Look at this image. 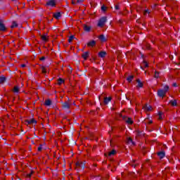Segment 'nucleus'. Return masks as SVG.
I'll use <instances>...</instances> for the list:
<instances>
[{"mask_svg": "<svg viewBox=\"0 0 180 180\" xmlns=\"http://www.w3.org/2000/svg\"><path fill=\"white\" fill-rule=\"evenodd\" d=\"M107 20H108V17L103 16L102 18H101L99 19L98 26H99V27H103V26H104V25L107 22Z\"/></svg>", "mask_w": 180, "mask_h": 180, "instance_id": "1", "label": "nucleus"}, {"mask_svg": "<svg viewBox=\"0 0 180 180\" xmlns=\"http://www.w3.org/2000/svg\"><path fill=\"white\" fill-rule=\"evenodd\" d=\"M158 96L159 98H164V96H165L164 89H159L158 90Z\"/></svg>", "mask_w": 180, "mask_h": 180, "instance_id": "2", "label": "nucleus"}, {"mask_svg": "<svg viewBox=\"0 0 180 180\" xmlns=\"http://www.w3.org/2000/svg\"><path fill=\"white\" fill-rule=\"evenodd\" d=\"M6 27L2 22V21L0 20V32H6Z\"/></svg>", "mask_w": 180, "mask_h": 180, "instance_id": "3", "label": "nucleus"}, {"mask_svg": "<svg viewBox=\"0 0 180 180\" xmlns=\"http://www.w3.org/2000/svg\"><path fill=\"white\" fill-rule=\"evenodd\" d=\"M123 120H124L127 122V124H133L134 121L131 118V117H129L128 118H127V117H123Z\"/></svg>", "mask_w": 180, "mask_h": 180, "instance_id": "4", "label": "nucleus"}, {"mask_svg": "<svg viewBox=\"0 0 180 180\" xmlns=\"http://www.w3.org/2000/svg\"><path fill=\"white\" fill-rule=\"evenodd\" d=\"M96 40H91V41H89L87 43V46L88 47H94V46H96Z\"/></svg>", "mask_w": 180, "mask_h": 180, "instance_id": "5", "label": "nucleus"}, {"mask_svg": "<svg viewBox=\"0 0 180 180\" xmlns=\"http://www.w3.org/2000/svg\"><path fill=\"white\" fill-rule=\"evenodd\" d=\"M46 5L49 6H56V1L55 0L47 1Z\"/></svg>", "mask_w": 180, "mask_h": 180, "instance_id": "6", "label": "nucleus"}, {"mask_svg": "<svg viewBox=\"0 0 180 180\" xmlns=\"http://www.w3.org/2000/svg\"><path fill=\"white\" fill-rule=\"evenodd\" d=\"M25 124H37V120L34 118H32V120H26Z\"/></svg>", "mask_w": 180, "mask_h": 180, "instance_id": "7", "label": "nucleus"}, {"mask_svg": "<svg viewBox=\"0 0 180 180\" xmlns=\"http://www.w3.org/2000/svg\"><path fill=\"white\" fill-rule=\"evenodd\" d=\"M83 29L84 32H91V26H88L87 25H83Z\"/></svg>", "mask_w": 180, "mask_h": 180, "instance_id": "8", "label": "nucleus"}, {"mask_svg": "<svg viewBox=\"0 0 180 180\" xmlns=\"http://www.w3.org/2000/svg\"><path fill=\"white\" fill-rule=\"evenodd\" d=\"M89 51H85L84 53H83V54H82V57L84 60H87L88 57L89 56Z\"/></svg>", "mask_w": 180, "mask_h": 180, "instance_id": "9", "label": "nucleus"}, {"mask_svg": "<svg viewBox=\"0 0 180 180\" xmlns=\"http://www.w3.org/2000/svg\"><path fill=\"white\" fill-rule=\"evenodd\" d=\"M169 89V86L168 85H165L163 87V91H164V96H165V95H167V92H168Z\"/></svg>", "mask_w": 180, "mask_h": 180, "instance_id": "10", "label": "nucleus"}, {"mask_svg": "<svg viewBox=\"0 0 180 180\" xmlns=\"http://www.w3.org/2000/svg\"><path fill=\"white\" fill-rule=\"evenodd\" d=\"M106 54H107L106 51H100L98 53V57H101V58H104Z\"/></svg>", "mask_w": 180, "mask_h": 180, "instance_id": "11", "label": "nucleus"}, {"mask_svg": "<svg viewBox=\"0 0 180 180\" xmlns=\"http://www.w3.org/2000/svg\"><path fill=\"white\" fill-rule=\"evenodd\" d=\"M63 108H70V105L68 101H65L62 103Z\"/></svg>", "mask_w": 180, "mask_h": 180, "instance_id": "12", "label": "nucleus"}, {"mask_svg": "<svg viewBox=\"0 0 180 180\" xmlns=\"http://www.w3.org/2000/svg\"><path fill=\"white\" fill-rule=\"evenodd\" d=\"M53 17L56 19H60L61 18V13L60 12H56L55 13H53Z\"/></svg>", "mask_w": 180, "mask_h": 180, "instance_id": "13", "label": "nucleus"}, {"mask_svg": "<svg viewBox=\"0 0 180 180\" xmlns=\"http://www.w3.org/2000/svg\"><path fill=\"white\" fill-rule=\"evenodd\" d=\"M158 155L160 159H163L165 156V151L158 152Z\"/></svg>", "mask_w": 180, "mask_h": 180, "instance_id": "14", "label": "nucleus"}, {"mask_svg": "<svg viewBox=\"0 0 180 180\" xmlns=\"http://www.w3.org/2000/svg\"><path fill=\"white\" fill-rule=\"evenodd\" d=\"M76 166H78L79 167H81L82 169H85V163H80L79 162H77L76 163Z\"/></svg>", "mask_w": 180, "mask_h": 180, "instance_id": "15", "label": "nucleus"}, {"mask_svg": "<svg viewBox=\"0 0 180 180\" xmlns=\"http://www.w3.org/2000/svg\"><path fill=\"white\" fill-rule=\"evenodd\" d=\"M136 82L138 84L137 88H143V82H141V79H137Z\"/></svg>", "mask_w": 180, "mask_h": 180, "instance_id": "16", "label": "nucleus"}, {"mask_svg": "<svg viewBox=\"0 0 180 180\" xmlns=\"http://www.w3.org/2000/svg\"><path fill=\"white\" fill-rule=\"evenodd\" d=\"M143 108H145V110H146L147 111H150L152 109V105H150L148 104H146L143 106Z\"/></svg>", "mask_w": 180, "mask_h": 180, "instance_id": "17", "label": "nucleus"}, {"mask_svg": "<svg viewBox=\"0 0 180 180\" xmlns=\"http://www.w3.org/2000/svg\"><path fill=\"white\" fill-rule=\"evenodd\" d=\"M112 100V97H105L104 98V103L108 104L109 101Z\"/></svg>", "mask_w": 180, "mask_h": 180, "instance_id": "18", "label": "nucleus"}, {"mask_svg": "<svg viewBox=\"0 0 180 180\" xmlns=\"http://www.w3.org/2000/svg\"><path fill=\"white\" fill-rule=\"evenodd\" d=\"M13 92H14V94H19V86H14L13 89Z\"/></svg>", "mask_w": 180, "mask_h": 180, "instance_id": "19", "label": "nucleus"}, {"mask_svg": "<svg viewBox=\"0 0 180 180\" xmlns=\"http://www.w3.org/2000/svg\"><path fill=\"white\" fill-rule=\"evenodd\" d=\"M99 39L101 41H106V37L104 36V34H101V36H99Z\"/></svg>", "mask_w": 180, "mask_h": 180, "instance_id": "20", "label": "nucleus"}, {"mask_svg": "<svg viewBox=\"0 0 180 180\" xmlns=\"http://www.w3.org/2000/svg\"><path fill=\"white\" fill-rule=\"evenodd\" d=\"M134 78V75H129V77H127V81H128V82H132Z\"/></svg>", "mask_w": 180, "mask_h": 180, "instance_id": "21", "label": "nucleus"}, {"mask_svg": "<svg viewBox=\"0 0 180 180\" xmlns=\"http://www.w3.org/2000/svg\"><path fill=\"white\" fill-rule=\"evenodd\" d=\"M74 39H76L75 36L74 34H71V36H70V37L68 39V42L72 43V41Z\"/></svg>", "mask_w": 180, "mask_h": 180, "instance_id": "22", "label": "nucleus"}, {"mask_svg": "<svg viewBox=\"0 0 180 180\" xmlns=\"http://www.w3.org/2000/svg\"><path fill=\"white\" fill-rule=\"evenodd\" d=\"M169 103L172 104V105H177V101L176 99L174 100H170Z\"/></svg>", "mask_w": 180, "mask_h": 180, "instance_id": "23", "label": "nucleus"}, {"mask_svg": "<svg viewBox=\"0 0 180 180\" xmlns=\"http://www.w3.org/2000/svg\"><path fill=\"white\" fill-rule=\"evenodd\" d=\"M44 104H45V105H51V100H50V98H49L48 100H46Z\"/></svg>", "mask_w": 180, "mask_h": 180, "instance_id": "24", "label": "nucleus"}, {"mask_svg": "<svg viewBox=\"0 0 180 180\" xmlns=\"http://www.w3.org/2000/svg\"><path fill=\"white\" fill-rule=\"evenodd\" d=\"M5 81H6V77H0V84H4V82H5Z\"/></svg>", "mask_w": 180, "mask_h": 180, "instance_id": "25", "label": "nucleus"}, {"mask_svg": "<svg viewBox=\"0 0 180 180\" xmlns=\"http://www.w3.org/2000/svg\"><path fill=\"white\" fill-rule=\"evenodd\" d=\"M65 82V80L63 79L62 78H59L58 81V85H62V84H63Z\"/></svg>", "mask_w": 180, "mask_h": 180, "instance_id": "26", "label": "nucleus"}, {"mask_svg": "<svg viewBox=\"0 0 180 180\" xmlns=\"http://www.w3.org/2000/svg\"><path fill=\"white\" fill-rule=\"evenodd\" d=\"M159 77H160V72H158V71H155V75H154V77L155 79H158Z\"/></svg>", "mask_w": 180, "mask_h": 180, "instance_id": "27", "label": "nucleus"}, {"mask_svg": "<svg viewBox=\"0 0 180 180\" xmlns=\"http://www.w3.org/2000/svg\"><path fill=\"white\" fill-rule=\"evenodd\" d=\"M115 153H116V150L115 149H113L112 150H111V152L108 153V156H112V155H115Z\"/></svg>", "mask_w": 180, "mask_h": 180, "instance_id": "28", "label": "nucleus"}, {"mask_svg": "<svg viewBox=\"0 0 180 180\" xmlns=\"http://www.w3.org/2000/svg\"><path fill=\"white\" fill-rule=\"evenodd\" d=\"M128 143H131L133 145H135V143H134V142L132 138H128Z\"/></svg>", "mask_w": 180, "mask_h": 180, "instance_id": "29", "label": "nucleus"}, {"mask_svg": "<svg viewBox=\"0 0 180 180\" xmlns=\"http://www.w3.org/2000/svg\"><path fill=\"white\" fill-rule=\"evenodd\" d=\"M17 27H18V24L16 23V22H13V24L11 25V28Z\"/></svg>", "mask_w": 180, "mask_h": 180, "instance_id": "30", "label": "nucleus"}, {"mask_svg": "<svg viewBox=\"0 0 180 180\" xmlns=\"http://www.w3.org/2000/svg\"><path fill=\"white\" fill-rule=\"evenodd\" d=\"M158 115H159L160 120H162V111L158 112Z\"/></svg>", "mask_w": 180, "mask_h": 180, "instance_id": "31", "label": "nucleus"}, {"mask_svg": "<svg viewBox=\"0 0 180 180\" xmlns=\"http://www.w3.org/2000/svg\"><path fill=\"white\" fill-rule=\"evenodd\" d=\"M106 9H107V6H105V5H103L101 6V11H103V12H105Z\"/></svg>", "mask_w": 180, "mask_h": 180, "instance_id": "32", "label": "nucleus"}, {"mask_svg": "<svg viewBox=\"0 0 180 180\" xmlns=\"http://www.w3.org/2000/svg\"><path fill=\"white\" fill-rule=\"evenodd\" d=\"M41 70H42L43 74H46L47 71L44 67H42Z\"/></svg>", "mask_w": 180, "mask_h": 180, "instance_id": "33", "label": "nucleus"}, {"mask_svg": "<svg viewBox=\"0 0 180 180\" xmlns=\"http://www.w3.org/2000/svg\"><path fill=\"white\" fill-rule=\"evenodd\" d=\"M41 39L44 41H47V37L46 36H41Z\"/></svg>", "mask_w": 180, "mask_h": 180, "instance_id": "34", "label": "nucleus"}, {"mask_svg": "<svg viewBox=\"0 0 180 180\" xmlns=\"http://www.w3.org/2000/svg\"><path fill=\"white\" fill-rule=\"evenodd\" d=\"M143 65H144L146 68L148 67V64L147 61L143 60Z\"/></svg>", "mask_w": 180, "mask_h": 180, "instance_id": "35", "label": "nucleus"}, {"mask_svg": "<svg viewBox=\"0 0 180 180\" xmlns=\"http://www.w3.org/2000/svg\"><path fill=\"white\" fill-rule=\"evenodd\" d=\"M42 150V145H39V146L38 147V150L41 151Z\"/></svg>", "mask_w": 180, "mask_h": 180, "instance_id": "36", "label": "nucleus"}, {"mask_svg": "<svg viewBox=\"0 0 180 180\" xmlns=\"http://www.w3.org/2000/svg\"><path fill=\"white\" fill-rule=\"evenodd\" d=\"M146 13H150V11L149 9H146L144 12V15H146Z\"/></svg>", "mask_w": 180, "mask_h": 180, "instance_id": "37", "label": "nucleus"}, {"mask_svg": "<svg viewBox=\"0 0 180 180\" xmlns=\"http://www.w3.org/2000/svg\"><path fill=\"white\" fill-rule=\"evenodd\" d=\"M46 60V57H41L40 61H44Z\"/></svg>", "mask_w": 180, "mask_h": 180, "instance_id": "38", "label": "nucleus"}, {"mask_svg": "<svg viewBox=\"0 0 180 180\" xmlns=\"http://www.w3.org/2000/svg\"><path fill=\"white\" fill-rule=\"evenodd\" d=\"M115 8L117 10L120 9V5H115Z\"/></svg>", "mask_w": 180, "mask_h": 180, "instance_id": "39", "label": "nucleus"}, {"mask_svg": "<svg viewBox=\"0 0 180 180\" xmlns=\"http://www.w3.org/2000/svg\"><path fill=\"white\" fill-rule=\"evenodd\" d=\"M141 134H142V132H141V131H137V134H138L139 136L141 135Z\"/></svg>", "mask_w": 180, "mask_h": 180, "instance_id": "40", "label": "nucleus"}, {"mask_svg": "<svg viewBox=\"0 0 180 180\" xmlns=\"http://www.w3.org/2000/svg\"><path fill=\"white\" fill-rule=\"evenodd\" d=\"M32 174V172H30V173L27 174V177H31Z\"/></svg>", "mask_w": 180, "mask_h": 180, "instance_id": "41", "label": "nucleus"}, {"mask_svg": "<svg viewBox=\"0 0 180 180\" xmlns=\"http://www.w3.org/2000/svg\"><path fill=\"white\" fill-rule=\"evenodd\" d=\"M141 58H144V54L143 53H141Z\"/></svg>", "mask_w": 180, "mask_h": 180, "instance_id": "42", "label": "nucleus"}, {"mask_svg": "<svg viewBox=\"0 0 180 180\" xmlns=\"http://www.w3.org/2000/svg\"><path fill=\"white\" fill-rule=\"evenodd\" d=\"M173 86H175V88H176V86H178L176 83L173 84Z\"/></svg>", "mask_w": 180, "mask_h": 180, "instance_id": "43", "label": "nucleus"}, {"mask_svg": "<svg viewBox=\"0 0 180 180\" xmlns=\"http://www.w3.org/2000/svg\"><path fill=\"white\" fill-rule=\"evenodd\" d=\"M84 0H77V2L79 3V2H83Z\"/></svg>", "mask_w": 180, "mask_h": 180, "instance_id": "44", "label": "nucleus"}, {"mask_svg": "<svg viewBox=\"0 0 180 180\" xmlns=\"http://www.w3.org/2000/svg\"><path fill=\"white\" fill-rule=\"evenodd\" d=\"M72 4L73 5H75V2L74 1H72Z\"/></svg>", "mask_w": 180, "mask_h": 180, "instance_id": "45", "label": "nucleus"}, {"mask_svg": "<svg viewBox=\"0 0 180 180\" xmlns=\"http://www.w3.org/2000/svg\"><path fill=\"white\" fill-rule=\"evenodd\" d=\"M26 67L25 64H24V68Z\"/></svg>", "mask_w": 180, "mask_h": 180, "instance_id": "46", "label": "nucleus"}, {"mask_svg": "<svg viewBox=\"0 0 180 180\" xmlns=\"http://www.w3.org/2000/svg\"><path fill=\"white\" fill-rule=\"evenodd\" d=\"M21 67H22V68L23 67V64L21 65Z\"/></svg>", "mask_w": 180, "mask_h": 180, "instance_id": "47", "label": "nucleus"}, {"mask_svg": "<svg viewBox=\"0 0 180 180\" xmlns=\"http://www.w3.org/2000/svg\"><path fill=\"white\" fill-rule=\"evenodd\" d=\"M25 23H27V22H24V25H25Z\"/></svg>", "mask_w": 180, "mask_h": 180, "instance_id": "48", "label": "nucleus"}, {"mask_svg": "<svg viewBox=\"0 0 180 180\" xmlns=\"http://www.w3.org/2000/svg\"><path fill=\"white\" fill-rule=\"evenodd\" d=\"M141 68L142 70H143V67H141Z\"/></svg>", "mask_w": 180, "mask_h": 180, "instance_id": "49", "label": "nucleus"}, {"mask_svg": "<svg viewBox=\"0 0 180 180\" xmlns=\"http://www.w3.org/2000/svg\"><path fill=\"white\" fill-rule=\"evenodd\" d=\"M150 123H152V122H153V121H150Z\"/></svg>", "mask_w": 180, "mask_h": 180, "instance_id": "50", "label": "nucleus"}, {"mask_svg": "<svg viewBox=\"0 0 180 180\" xmlns=\"http://www.w3.org/2000/svg\"><path fill=\"white\" fill-rule=\"evenodd\" d=\"M25 4L24 3V6H25Z\"/></svg>", "mask_w": 180, "mask_h": 180, "instance_id": "51", "label": "nucleus"}]
</instances>
